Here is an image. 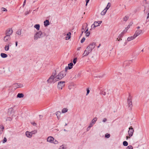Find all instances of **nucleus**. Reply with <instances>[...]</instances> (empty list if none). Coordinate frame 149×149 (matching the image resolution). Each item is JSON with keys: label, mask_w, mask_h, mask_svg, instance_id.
<instances>
[{"label": "nucleus", "mask_w": 149, "mask_h": 149, "mask_svg": "<svg viewBox=\"0 0 149 149\" xmlns=\"http://www.w3.org/2000/svg\"><path fill=\"white\" fill-rule=\"evenodd\" d=\"M56 71L53 72L52 74L47 80V82L48 83H54L56 81H58L57 79H56Z\"/></svg>", "instance_id": "1"}, {"label": "nucleus", "mask_w": 149, "mask_h": 149, "mask_svg": "<svg viewBox=\"0 0 149 149\" xmlns=\"http://www.w3.org/2000/svg\"><path fill=\"white\" fill-rule=\"evenodd\" d=\"M43 37L42 32L39 31L37 32L34 34V39L35 40H38L39 38H41Z\"/></svg>", "instance_id": "2"}, {"label": "nucleus", "mask_w": 149, "mask_h": 149, "mask_svg": "<svg viewBox=\"0 0 149 149\" xmlns=\"http://www.w3.org/2000/svg\"><path fill=\"white\" fill-rule=\"evenodd\" d=\"M65 71H61L57 75H56V79L58 81L61 80L66 75Z\"/></svg>", "instance_id": "3"}, {"label": "nucleus", "mask_w": 149, "mask_h": 149, "mask_svg": "<svg viewBox=\"0 0 149 149\" xmlns=\"http://www.w3.org/2000/svg\"><path fill=\"white\" fill-rule=\"evenodd\" d=\"M65 81H60L58 84V87L60 90H61L62 88L65 86Z\"/></svg>", "instance_id": "4"}, {"label": "nucleus", "mask_w": 149, "mask_h": 149, "mask_svg": "<svg viewBox=\"0 0 149 149\" xmlns=\"http://www.w3.org/2000/svg\"><path fill=\"white\" fill-rule=\"evenodd\" d=\"M129 130L128 131V135L130 137H131L133 134L134 130L132 126L129 128Z\"/></svg>", "instance_id": "5"}, {"label": "nucleus", "mask_w": 149, "mask_h": 149, "mask_svg": "<svg viewBox=\"0 0 149 149\" xmlns=\"http://www.w3.org/2000/svg\"><path fill=\"white\" fill-rule=\"evenodd\" d=\"M143 32L142 30H138L136 31L134 35H135V37H136L140 34L142 33Z\"/></svg>", "instance_id": "6"}, {"label": "nucleus", "mask_w": 149, "mask_h": 149, "mask_svg": "<svg viewBox=\"0 0 149 149\" xmlns=\"http://www.w3.org/2000/svg\"><path fill=\"white\" fill-rule=\"evenodd\" d=\"M102 23V21H95L94 24H93V28L94 29L95 27L99 26L100 24Z\"/></svg>", "instance_id": "7"}, {"label": "nucleus", "mask_w": 149, "mask_h": 149, "mask_svg": "<svg viewBox=\"0 0 149 149\" xmlns=\"http://www.w3.org/2000/svg\"><path fill=\"white\" fill-rule=\"evenodd\" d=\"M11 38L10 36L6 35L4 38V41L5 42H8L10 40Z\"/></svg>", "instance_id": "8"}, {"label": "nucleus", "mask_w": 149, "mask_h": 149, "mask_svg": "<svg viewBox=\"0 0 149 149\" xmlns=\"http://www.w3.org/2000/svg\"><path fill=\"white\" fill-rule=\"evenodd\" d=\"M54 138L53 137L49 136L47 137V141L49 143H52L54 141Z\"/></svg>", "instance_id": "9"}, {"label": "nucleus", "mask_w": 149, "mask_h": 149, "mask_svg": "<svg viewBox=\"0 0 149 149\" xmlns=\"http://www.w3.org/2000/svg\"><path fill=\"white\" fill-rule=\"evenodd\" d=\"M13 31L12 29H8L6 31V35L10 36L13 33Z\"/></svg>", "instance_id": "10"}, {"label": "nucleus", "mask_w": 149, "mask_h": 149, "mask_svg": "<svg viewBox=\"0 0 149 149\" xmlns=\"http://www.w3.org/2000/svg\"><path fill=\"white\" fill-rule=\"evenodd\" d=\"M97 120V117H95L91 121V123L89 125L90 126H91V127H92L93 126V124L95 123Z\"/></svg>", "instance_id": "11"}, {"label": "nucleus", "mask_w": 149, "mask_h": 149, "mask_svg": "<svg viewBox=\"0 0 149 149\" xmlns=\"http://www.w3.org/2000/svg\"><path fill=\"white\" fill-rule=\"evenodd\" d=\"M127 103L129 105V107H131L132 106V99L131 97H129L127 100Z\"/></svg>", "instance_id": "12"}, {"label": "nucleus", "mask_w": 149, "mask_h": 149, "mask_svg": "<svg viewBox=\"0 0 149 149\" xmlns=\"http://www.w3.org/2000/svg\"><path fill=\"white\" fill-rule=\"evenodd\" d=\"M96 45V43L95 42H93L89 45L91 48V51L95 48Z\"/></svg>", "instance_id": "13"}, {"label": "nucleus", "mask_w": 149, "mask_h": 149, "mask_svg": "<svg viewBox=\"0 0 149 149\" xmlns=\"http://www.w3.org/2000/svg\"><path fill=\"white\" fill-rule=\"evenodd\" d=\"M132 60H130L129 61H127L124 62L123 64L124 65L127 66L131 63L132 62Z\"/></svg>", "instance_id": "14"}, {"label": "nucleus", "mask_w": 149, "mask_h": 149, "mask_svg": "<svg viewBox=\"0 0 149 149\" xmlns=\"http://www.w3.org/2000/svg\"><path fill=\"white\" fill-rule=\"evenodd\" d=\"M14 86L16 88H22L23 87V85L20 84H14Z\"/></svg>", "instance_id": "15"}, {"label": "nucleus", "mask_w": 149, "mask_h": 149, "mask_svg": "<svg viewBox=\"0 0 149 149\" xmlns=\"http://www.w3.org/2000/svg\"><path fill=\"white\" fill-rule=\"evenodd\" d=\"M90 53L88 50L86 49L84 51V53L83 54V56H87L88 55V54Z\"/></svg>", "instance_id": "16"}, {"label": "nucleus", "mask_w": 149, "mask_h": 149, "mask_svg": "<svg viewBox=\"0 0 149 149\" xmlns=\"http://www.w3.org/2000/svg\"><path fill=\"white\" fill-rule=\"evenodd\" d=\"M86 26L85 28L84 27V25H83L82 26V28L81 30V36L82 35V34H83L84 32V31L86 28V27H87V26H88V24H87L86 23Z\"/></svg>", "instance_id": "17"}, {"label": "nucleus", "mask_w": 149, "mask_h": 149, "mask_svg": "<svg viewBox=\"0 0 149 149\" xmlns=\"http://www.w3.org/2000/svg\"><path fill=\"white\" fill-rule=\"evenodd\" d=\"M136 38V37H135V35H134L133 36L128 37L127 38V40L128 41H130L131 40L134 39Z\"/></svg>", "instance_id": "18"}, {"label": "nucleus", "mask_w": 149, "mask_h": 149, "mask_svg": "<svg viewBox=\"0 0 149 149\" xmlns=\"http://www.w3.org/2000/svg\"><path fill=\"white\" fill-rule=\"evenodd\" d=\"M8 44H7L5 46L4 49L5 51H8L9 49V45L10 44V42H8Z\"/></svg>", "instance_id": "19"}, {"label": "nucleus", "mask_w": 149, "mask_h": 149, "mask_svg": "<svg viewBox=\"0 0 149 149\" xmlns=\"http://www.w3.org/2000/svg\"><path fill=\"white\" fill-rule=\"evenodd\" d=\"M26 135L27 137L29 138H31L32 137V135L30 132L29 131H27L26 132Z\"/></svg>", "instance_id": "20"}, {"label": "nucleus", "mask_w": 149, "mask_h": 149, "mask_svg": "<svg viewBox=\"0 0 149 149\" xmlns=\"http://www.w3.org/2000/svg\"><path fill=\"white\" fill-rule=\"evenodd\" d=\"M61 114V112L59 111H57L56 113V114L58 119H59L60 117V115Z\"/></svg>", "instance_id": "21"}, {"label": "nucleus", "mask_w": 149, "mask_h": 149, "mask_svg": "<svg viewBox=\"0 0 149 149\" xmlns=\"http://www.w3.org/2000/svg\"><path fill=\"white\" fill-rule=\"evenodd\" d=\"M49 24V22L48 20H46L44 22V25L45 26H47Z\"/></svg>", "instance_id": "22"}, {"label": "nucleus", "mask_w": 149, "mask_h": 149, "mask_svg": "<svg viewBox=\"0 0 149 149\" xmlns=\"http://www.w3.org/2000/svg\"><path fill=\"white\" fill-rule=\"evenodd\" d=\"M34 27L38 31L39 30L40 28V25L39 24H35L34 26Z\"/></svg>", "instance_id": "23"}, {"label": "nucleus", "mask_w": 149, "mask_h": 149, "mask_svg": "<svg viewBox=\"0 0 149 149\" xmlns=\"http://www.w3.org/2000/svg\"><path fill=\"white\" fill-rule=\"evenodd\" d=\"M24 95L22 93H19L17 95V97L19 98H22L24 97Z\"/></svg>", "instance_id": "24"}, {"label": "nucleus", "mask_w": 149, "mask_h": 149, "mask_svg": "<svg viewBox=\"0 0 149 149\" xmlns=\"http://www.w3.org/2000/svg\"><path fill=\"white\" fill-rule=\"evenodd\" d=\"M1 56L3 58H6L7 57L8 55L6 54L1 53Z\"/></svg>", "instance_id": "25"}, {"label": "nucleus", "mask_w": 149, "mask_h": 149, "mask_svg": "<svg viewBox=\"0 0 149 149\" xmlns=\"http://www.w3.org/2000/svg\"><path fill=\"white\" fill-rule=\"evenodd\" d=\"M107 9H104V10H103L101 13V15H104L106 14L107 11Z\"/></svg>", "instance_id": "26"}, {"label": "nucleus", "mask_w": 149, "mask_h": 149, "mask_svg": "<svg viewBox=\"0 0 149 149\" xmlns=\"http://www.w3.org/2000/svg\"><path fill=\"white\" fill-rule=\"evenodd\" d=\"M73 65V63H70L68 64V69H70L72 68V66Z\"/></svg>", "instance_id": "27"}, {"label": "nucleus", "mask_w": 149, "mask_h": 149, "mask_svg": "<svg viewBox=\"0 0 149 149\" xmlns=\"http://www.w3.org/2000/svg\"><path fill=\"white\" fill-rule=\"evenodd\" d=\"M71 35V33L70 32H69L67 34V36H68L66 37V38H66V39L69 40L70 39V38H71V36H70Z\"/></svg>", "instance_id": "28"}, {"label": "nucleus", "mask_w": 149, "mask_h": 149, "mask_svg": "<svg viewBox=\"0 0 149 149\" xmlns=\"http://www.w3.org/2000/svg\"><path fill=\"white\" fill-rule=\"evenodd\" d=\"M37 131L36 130H34L33 131L30 132V133L32 136L33 134H35L37 133Z\"/></svg>", "instance_id": "29"}, {"label": "nucleus", "mask_w": 149, "mask_h": 149, "mask_svg": "<svg viewBox=\"0 0 149 149\" xmlns=\"http://www.w3.org/2000/svg\"><path fill=\"white\" fill-rule=\"evenodd\" d=\"M68 109H67L66 108H64L62 110V112L63 113H65L67 112Z\"/></svg>", "instance_id": "30"}, {"label": "nucleus", "mask_w": 149, "mask_h": 149, "mask_svg": "<svg viewBox=\"0 0 149 149\" xmlns=\"http://www.w3.org/2000/svg\"><path fill=\"white\" fill-rule=\"evenodd\" d=\"M58 149H67L63 145L61 146Z\"/></svg>", "instance_id": "31"}, {"label": "nucleus", "mask_w": 149, "mask_h": 149, "mask_svg": "<svg viewBox=\"0 0 149 149\" xmlns=\"http://www.w3.org/2000/svg\"><path fill=\"white\" fill-rule=\"evenodd\" d=\"M4 129V127L3 126H0V132L1 133Z\"/></svg>", "instance_id": "32"}, {"label": "nucleus", "mask_w": 149, "mask_h": 149, "mask_svg": "<svg viewBox=\"0 0 149 149\" xmlns=\"http://www.w3.org/2000/svg\"><path fill=\"white\" fill-rule=\"evenodd\" d=\"M123 144L124 146H127L128 145V143L127 141H125L123 142Z\"/></svg>", "instance_id": "33"}, {"label": "nucleus", "mask_w": 149, "mask_h": 149, "mask_svg": "<svg viewBox=\"0 0 149 149\" xmlns=\"http://www.w3.org/2000/svg\"><path fill=\"white\" fill-rule=\"evenodd\" d=\"M21 30H18L17 31V34L18 35L20 36L21 34Z\"/></svg>", "instance_id": "34"}, {"label": "nucleus", "mask_w": 149, "mask_h": 149, "mask_svg": "<svg viewBox=\"0 0 149 149\" xmlns=\"http://www.w3.org/2000/svg\"><path fill=\"white\" fill-rule=\"evenodd\" d=\"M110 6H111L110 3H108V4H107L106 7L105 8V9H107V10L110 8Z\"/></svg>", "instance_id": "35"}, {"label": "nucleus", "mask_w": 149, "mask_h": 149, "mask_svg": "<svg viewBox=\"0 0 149 149\" xmlns=\"http://www.w3.org/2000/svg\"><path fill=\"white\" fill-rule=\"evenodd\" d=\"M91 49V48L89 45L86 48V49L88 50V51L90 53H91V52H92Z\"/></svg>", "instance_id": "36"}, {"label": "nucleus", "mask_w": 149, "mask_h": 149, "mask_svg": "<svg viewBox=\"0 0 149 149\" xmlns=\"http://www.w3.org/2000/svg\"><path fill=\"white\" fill-rule=\"evenodd\" d=\"M52 143H53L55 144H57L58 143V142L56 140L54 139Z\"/></svg>", "instance_id": "37"}, {"label": "nucleus", "mask_w": 149, "mask_h": 149, "mask_svg": "<svg viewBox=\"0 0 149 149\" xmlns=\"http://www.w3.org/2000/svg\"><path fill=\"white\" fill-rule=\"evenodd\" d=\"M129 18V17L128 16H125L123 18V19L124 21H126Z\"/></svg>", "instance_id": "38"}, {"label": "nucleus", "mask_w": 149, "mask_h": 149, "mask_svg": "<svg viewBox=\"0 0 149 149\" xmlns=\"http://www.w3.org/2000/svg\"><path fill=\"white\" fill-rule=\"evenodd\" d=\"M133 148L132 146H129L127 148V149H133Z\"/></svg>", "instance_id": "39"}, {"label": "nucleus", "mask_w": 149, "mask_h": 149, "mask_svg": "<svg viewBox=\"0 0 149 149\" xmlns=\"http://www.w3.org/2000/svg\"><path fill=\"white\" fill-rule=\"evenodd\" d=\"M77 58H76L74 59L73 60V63L74 64H75L76 63L77 61Z\"/></svg>", "instance_id": "40"}, {"label": "nucleus", "mask_w": 149, "mask_h": 149, "mask_svg": "<svg viewBox=\"0 0 149 149\" xmlns=\"http://www.w3.org/2000/svg\"><path fill=\"white\" fill-rule=\"evenodd\" d=\"M110 136V134L107 133L105 135V137L107 138H109Z\"/></svg>", "instance_id": "41"}, {"label": "nucleus", "mask_w": 149, "mask_h": 149, "mask_svg": "<svg viewBox=\"0 0 149 149\" xmlns=\"http://www.w3.org/2000/svg\"><path fill=\"white\" fill-rule=\"evenodd\" d=\"M85 40V38L84 37H83L81 40V43H83Z\"/></svg>", "instance_id": "42"}, {"label": "nucleus", "mask_w": 149, "mask_h": 149, "mask_svg": "<svg viewBox=\"0 0 149 149\" xmlns=\"http://www.w3.org/2000/svg\"><path fill=\"white\" fill-rule=\"evenodd\" d=\"M7 141V139L6 137H4L3 139V140L2 142L3 143L6 142Z\"/></svg>", "instance_id": "43"}, {"label": "nucleus", "mask_w": 149, "mask_h": 149, "mask_svg": "<svg viewBox=\"0 0 149 149\" xmlns=\"http://www.w3.org/2000/svg\"><path fill=\"white\" fill-rule=\"evenodd\" d=\"M68 69V66H66V67H65V70L63 71H65V72H66V74L67 71V70Z\"/></svg>", "instance_id": "44"}, {"label": "nucleus", "mask_w": 149, "mask_h": 149, "mask_svg": "<svg viewBox=\"0 0 149 149\" xmlns=\"http://www.w3.org/2000/svg\"><path fill=\"white\" fill-rule=\"evenodd\" d=\"M90 33L89 31L87 32L86 33V36H88L90 34Z\"/></svg>", "instance_id": "45"}, {"label": "nucleus", "mask_w": 149, "mask_h": 149, "mask_svg": "<svg viewBox=\"0 0 149 149\" xmlns=\"http://www.w3.org/2000/svg\"><path fill=\"white\" fill-rule=\"evenodd\" d=\"M1 10L2 11H7V10L4 8H1Z\"/></svg>", "instance_id": "46"}, {"label": "nucleus", "mask_w": 149, "mask_h": 149, "mask_svg": "<svg viewBox=\"0 0 149 149\" xmlns=\"http://www.w3.org/2000/svg\"><path fill=\"white\" fill-rule=\"evenodd\" d=\"M127 29H125L122 32V34H124L125 32L127 31Z\"/></svg>", "instance_id": "47"}, {"label": "nucleus", "mask_w": 149, "mask_h": 149, "mask_svg": "<svg viewBox=\"0 0 149 149\" xmlns=\"http://www.w3.org/2000/svg\"><path fill=\"white\" fill-rule=\"evenodd\" d=\"M87 91V93L86 95H87L90 92V90L88 88H87L86 90Z\"/></svg>", "instance_id": "48"}, {"label": "nucleus", "mask_w": 149, "mask_h": 149, "mask_svg": "<svg viewBox=\"0 0 149 149\" xmlns=\"http://www.w3.org/2000/svg\"><path fill=\"white\" fill-rule=\"evenodd\" d=\"M107 118H105L103 119V120H102V121L104 123V122H105L106 121H107Z\"/></svg>", "instance_id": "49"}, {"label": "nucleus", "mask_w": 149, "mask_h": 149, "mask_svg": "<svg viewBox=\"0 0 149 149\" xmlns=\"http://www.w3.org/2000/svg\"><path fill=\"white\" fill-rule=\"evenodd\" d=\"M124 34H122V33L118 36V38H121Z\"/></svg>", "instance_id": "50"}, {"label": "nucleus", "mask_w": 149, "mask_h": 149, "mask_svg": "<svg viewBox=\"0 0 149 149\" xmlns=\"http://www.w3.org/2000/svg\"><path fill=\"white\" fill-rule=\"evenodd\" d=\"M147 19L149 20V11L147 14Z\"/></svg>", "instance_id": "51"}, {"label": "nucleus", "mask_w": 149, "mask_h": 149, "mask_svg": "<svg viewBox=\"0 0 149 149\" xmlns=\"http://www.w3.org/2000/svg\"><path fill=\"white\" fill-rule=\"evenodd\" d=\"M91 127V126H90L89 125V126L88 127L87 129V131H88L90 130V129Z\"/></svg>", "instance_id": "52"}, {"label": "nucleus", "mask_w": 149, "mask_h": 149, "mask_svg": "<svg viewBox=\"0 0 149 149\" xmlns=\"http://www.w3.org/2000/svg\"><path fill=\"white\" fill-rule=\"evenodd\" d=\"M12 111V109L11 108H10L8 109V113H9L10 112H11V111Z\"/></svg>", "instance_id": "53"}, {"label": "nucleus", "mask_w": 149, "mask_h": 149, "mask_svg": "<svg viewBox=\"0 0 149 149\" xmlns=\"http://www.w3.org/2000/svg\"><path fill=\"white\" fill-rule=\"evenodd\" d=\"M12 120V119L11 118H8L7 119H6V120H9V121H11V120Z\"/></svg>", "instance_id": "54"}, {"label": "nucleus", "mask_w": 149, "mask_h": 149, "mask_svg": "<svg viewBox=\"0 0 149 149\" xmlns=\"http://www.w3.org/2000/svg\"><path fill=\"white\" fill-rule=\"evenodd\" d=\"M31 124L34 126H36V123L34 122V123H32Z\"/></svg>", "instance_id": "55"}, {"label": "nucleus", "mask_w": 149, "mask_h": 149, "mask_svg": "<svg viewBox=\"0 0 149 149\" xmlns=\"http://www.w3.org/2000/svg\"><path fill=\"white\" fill-rule=\"evenodd\" d=\"M29 12L27 11H26V12H25V14L26 15H27L29 14Z\"/></svg>", "instance_id": "56"}, {"label": "nucleus", "mask_w": 149, "mask_h": 149, "mask_svg": "<svg viewBox=\"0 0 149 149\" xmlns=\"http://www.w3.org/2000/svg\"><path fill=\"white\" fill-rule=\"evenodd\" d=\"M88 28H87V29H86V30L85 31L84 33H86L87 32H88Z\"/></svg>", "instance_id": "57"}, {"label": "nucleus", "mask_w": 149, "mask_h": 149, "mask_svg": "<svg viewBox=\"0 0 149 149\" xmlns=\"http://www.w3.org/2000/svg\"><path fill=\"white\" fill-rule=\"evenodd\" d=\"M130 136H127L126 137V139L127 140L128 139L130 138Z\"/></svg>", "instance_id": "58"}, {"label": "nucleus", "mask_w": 149, "mask_h": 149, "mask_svg": "<svg viewBox=\"0 0 149 149\" xmlns=\"http://www.w3.org/2000/svg\"><path fill=\"white\" fill-rule=\"evenodd\" d=\"M18 42L17 41L15 42V46L16 47H17V45Z\"/></svg>", "instance_id": "59"}, {"label": "nucleus", "mask_w": 149, "mask_h": 149, "mask_svg": "<svg viewBox=\"0 0 149 149\" xmlns=\"http://www.w3.org/2000/svg\"><path fill=\"white\" fill-rule=\"evenodd\" d=\"M39 117H40V119H41V118H42L43 116L42 115H39Z\"/></svg>", "instance_id": "60"}, {"label": "nucleus", "mask_w": 149, "mask_h": 149, "mask_svg": "<svg viewBox=\"0 0 149 149\" xmlns=\"http://www.w3.org/2000/svg\"><path fill=\"white\" fill-rule=\"evenodd\" d=\"M25 3H26V1H24V2L23 4V6H24L25 5Z\"/></svg>", "instance_id": "61"}, {"label": "nucleus", "mask_w": 149, "mask_h": 149, "mask_svg": "<svg viewBox=\"0 0 149 149\" xmlns=\"http://www.w3.org/2000/svg\"><path fill=\"white\" fill-rule=\"evenodd\" d=\"M119 39H118V38H117V39L118 40V41H119L120 40H122L121 39H120V38H119Z\"/></svg>", "instance_id": "62"}, {"label": "nucleus", "mask_w": 149, "mask_h": 149, "mask_svg": "<svg viewBox=\"0 0 149 149\" xmlns=\"http://www.w3.org/2000/svg\"><path fill=\"white\" fill-rule=\"evenodd\" d=\"M90 0H86V2H87V3H88Z\"/></svg>", "instance_id": "63"}, {"label": "nucleus", "mask_w": 149, "mask_h": 149, "mask_svg": "<svg viewBox=\"0 0 149 149\" xmlns=\"http://www.w3.org/2000/svg\"><path fill=\"white\" fill-rule=\"evenodd\" d=\"M130 27V25H128V26H127V29H128V28H129Z\"/></svg>", "instance_id": "64"}]
</instances>
